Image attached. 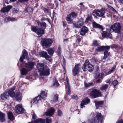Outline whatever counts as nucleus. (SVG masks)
<instances>
[{
  "instance_id": "9d476101",
  "label": "nucleus",
  "mask_w": 123,
  "mask_h": 123,
  "mask_svg": "<svg viewBox=\"0 0 123 123\" xmlns=\"http://www.w3.org/2000/svg\"><path fill=\"white\" fill-rule=\"evenodd\" d=\"M15 110L16 112L18 114L23 113L25 111V110L20 104H18L16 106Z\"/></svg>"
},
{
  "instance_id": "dca6fc26",
  "label": "nucleus",
  "mask_w": 123,
  "mask_h": 123,
  "mask_svg": "<svg viewBox=\"0 0 123 123\" xmlns=\"http://www.w3.org/2000/svg\"><path fill=\"white\" fill-rule=\"evenodd\" d=\"M110 48V46H101L98 47L96 49L97 52H101L105 50H109Z\"/></svg>"
},
{
  "instance_id": "e2e57ef3",
  "label": "nucleus",
  "mask_w": 123,
  "mask_h": 123,
  "mask_svg": "<svg viewBox=\"0 0 123 123\" xmlns=\"http://www.w3.org/2000/svg\"><path fill=\"white\" fill-rule=\"evenodd\" d=\"M122 120H120L118 121L116 123H122Z\"/></svg>"
},
{
  "instance_id": "72a5a7b5",
  "label": "nucleus",
  "mask_w": 123,
  "mask_h": 123,
  "mask_svg": "<svg viewBox=\"0 0 123 123\" xmlns=\"http://www.w3.org/2000/svg\"><path fill=\"white\" fill-rule=\"evenodd\" d=\"M108 85L106 84L102 85L101 87V90L103 91H105L108 88Z\"/></svg>"
},
{
  "instance_id": "5fc2aeb1",
  "label": "nucleus",
  "mask_w": 123,
  "mask_h": 123,
  "mask_svg": "<svg viewBox=\"0 0 123 123\" xmlns=\"http://www.w3.org/2000/svg\"><path fill=\"white\" fill-rule=\"evenodd\" d=\"M37 117V116L36 114H35L34 112L32 115V118L33 119H35Z\"/></svg>"
},
{
  "instance_id": "c9c22d12",
  "label": "nucleus",
  "mask_w": 123,
  "mask_h": 123,
  "mask_svg": "<svg viewBox=\"0 0 123 123\" xmlns=\"http://www.w3.org/2000/svg\"><path fill=\"white\" fill-rule=\"evenodd\" d=\"M72 18L71 15L69 14L68 15L66 18V20L68 22V23H69L72 21L73 19Z\"/></svg>"
},
{
  "instance_id": "a878e982",
  "label": "nucleus",
  "mask_w": 123,
  "mask_h": 123,
  "mask_svg": "<svg viewBox=\"0 0 123 123\" xmlns=\"http://www.w3.org/2000/svg\"><path fill=\"white\" fill-rule=\"evenodd\" d=\"M20 73L21 75H26L27 74L28 72L29 71L27 68H23L21 69L20 70Z\"/></svg>"
},
{
  "instance_id": "4be33fe9",
  "label": "nucleus",
  "mask_w": 123,
  "mask_h": 123,
  "mask_svg": "<svg viewBox=\"0 0 123 123\" xmlns=\"http://www.w3.org/2000/svg\"><path fill=\"white\" fill-rule=\"evenodd\" d=\"M67 83L66 84V93L69 94L70 92V87L69 83V79L68 77H66Z\"/></svg>"
},
{
  "instance_id": "3c124183",
  "label": "nucleus",
  "mask_w": 123,
  "mask_h": 123,
  "mask_svg": "<svg viewBox=\"0 0 123 123\" xmlns=\"http://www.w3.org/2000/svg\"><path fill=\"white\" fill-rule=\"evenodd\" d=\"M90 61L92 63H94L96 62V60L95 58H93L90 59Z\"/></svg>"
},
{
  "instance_id": "79ce46f5",
  "label": "nucleus",
  "mask_w": 123,
  "mask_h": 123,
  "mask_svg": "<svg viewBox=\"0 0 123 123\" xmlns=\"http://www.w3.org/2000/svg\"><path fill=\"white\" fill-rule=\"evenodd\" d=\"M92 17L91 16H88L86 19L85 21V22L86 23H88L90 21H91Z\"/></svg>"
},
{
  "instance_id": "de8ad7c7",
  "label": "nucleus",
  "mask_w": 123,
  "mask_h": 123,
  "mask_svg": "<svg viewBox=\"0 0 123 123\" xmlns=\"http://www.w3.org/2000/svg\"><path fill=\"white\" fill-rule=\"evenodd\" d=\"M57 113L58 115L59 116H61L62 115V111L59 109L57 110Z\"/></svg>"
},
{
  "instance_id": "6e6552de",
  "label": "nucleus",
  "mask_w": 123,
  "mask_h": 123,
  "mask_svg": "<svg viewBox=\"0 0 123 123\" xmlns=\"http://www.w3.org/2000/svg\"><path fill=\"white\" fill-rule=\"evenodd\" d=\"M106 29H103L100 31V32L102 34L103 37L108 38H111V34L110 33L109 30Z\"/></svg>"
},
{
  "instance_id": "bf43d9fd",
  "label": "nucleus",
  "mask_w": 123,
  "mask_h": 123,
  "mask_svg": "<svg viewBox=\"0 0 123 123\" xmlns=\"http://www.w3.org/2000/svg\"><path fill=\"white\" fill-rule=\"evenodd\" d=\"M28 0H19V1L20 2H23L27 1Z\"/></svg>"
},
{
  "instance_id": "8fccbe9b",
  "label": "nucleus",
  "mask_w": 123,
  "mask_h": 123,
  "mask_svg": "<svg viewBox=\"0 0 123 123\" xmlns=\"http://www.w3.org/2000/svg\"><path fill=\"white\" fill-rule=\"evenodd\" d=\"M57 51V54L58 55H59L60 54L61 52V48L60 46L58 48Z\"/></svg>"
},
{
  "instance_id": "864d4df0",
  "label": "nucleus",
  "mask_w": 123,
  "mask_h": 123,
  "mask_svg": "<svg viewBox=\"0 0 123 123\" xmlns=\"http://www.w3.org/2000/svg\"><path fill=\"white\" fill-rule=\"evenodd\" d=\"M12 12L13 13H17L18 12V11L17 9L14 8Z\"/></svg>"
},
{
  "instance_id": "7c9ffc66",
  "label": "nucleus",
  "mask_w": 123,
  "mask_h": 123,
  "mask_svg": "<svg viewBox=\"0 0 123 123\" xmlns=\"http://www.w3.org/2000/svg\"><path fill=\"white\" fill-rule=\"evenodd\" d=\"M5 114L0 111V121L1 122L5 121Z\"/></svg>"
},
{
  "instance_id": "774afa93",
  "label": "nucleus",
  "mask_w": 123,
  "mask_h": 123,
  "mask_svg": "<svg viewBox=\"0 0 123 123\" xmlns=\"http://www.w3.org/2000/svg\"><path fill=\"white\" fill-rule=\"evenodd\" d=\"M121 67L123 69V65H122L121 66Z\"/></svg>"
},
{
  "instance_id": "f704fd0d",
  "label": "nucleus",
  "mask_w": 123,
  "mask_h": 123,
  "mask_svg": "<svg viewBox=\"0 0 123 123\" xmlns=\"http://www.w3.org/2000/svg\"><path fill=\"white\" fill-rule=\"evenodd\" d=\"M80 35V34L76 35V42L78 43H79L80 42L82 38V37Z\"/></svg>"
},
{
  "instance_id": "5701e85b",
  "label": "nucleus",
  "mask_w": 123,
  "mask_h": 123,
  "mask_svg": "<svg viewBox=\"0 0 123 123\" xmlns=\"http://www.w3.org/2000/svg\"><path fill=\"white\" fill-rule=\"evenodd\" d=\"M88 31V28L85 26H83L81 29L80 31V34L81 36H84Z\"/></svg>"
},
{
  "instance_id": "ddd939ff",
  "label": "nucleus",
  "mask_w": 123,
  "mask_h": 123,
  "mask_svg": "<svg viewBox=\"0 0 123 123\" xmlns=\"http://www.w3.org/2000/svg\"><path fill=\"white\" fill-rule=\"evenodd\" d=\"M40 57H44L46 60L50 62L51 61V58L47 54V52L43 51H41L38 53Z\"/></svg>"
},
{
  "instance_id": "423d86ee",
  "label": "nucleus",
  "mask_w": 123,
  "mask_h": 123,
  "mask_svg": "<svg viewBox=\"0 0 123 123\" xmlns=\"http://www.w3.org/2000/svg\"><path fill=\"white\" fill-rule=\"evenodd\" d=\"M93 66L90 64L88 60H86L82 66V69L84 71H86L87 70L90 72H91L93 70Z\"/></svg>"
},
{
  "instance_id": "b1692460",
  "label": "nucleus",
  "mask_w": 123,
  "mask_h": 123,
  "mask_svg": "<svg viewBox=\"0 0 123 123\" xmlns=\"http://www.w3.org/2000/svg\"><path fill=\"white\" fill-rule=\"evenodd\" d=\"M27 53L26 50L24 49L23 51V54L22 56L20 57L19 60L22 63L23 62L26 56L27 55Z\"/></svg>"
},
{
  "instance_id": "338daca9",
  "label": "nucleus",
  "mask_w": 123,
  "mask_h": 123,
  "mask_svg": "<svg viewBox=\"0 0 123 123\" xmlns=\"http://www.w3.org/2000/svg\"><path fill=\"white\" fill-rule=\"evenodd\" d=\"M113 10H114L115 12H117V11L114 8L113 9Z\"/></svg>"
},
{
  "instance_id": "f3484780",
  "label": "nucleus",
  "mask_w": 123,
  "mask_h": 123,
  "mask_svg": "<svg viewBox=\"0 0 123 123\" xmlns=\"http://www.w3.org/2000/svg\"><path fill=\"white\" fill-rule=\"evenodd\" d=\"M95 77L96 78H99V79L97 80V83H99L100 82L101 79H102V75L100 74L99 71V68H97V69L95 71Z\"/></svg>"
},
{
  "instance_id": "603ef678",
  "label": "nucleus",
  "mask_w": 123,
  "mask_h": 123,
  "mask_svg": "<svg viewBox=\"0 0 123 123\" xmlns=\"http://www.w3.org/2000/svg\"><path fill=\"white\" fill-rule=\"evenodd\" d=\"M16 0H7L6 1H7V3L8 4L9 3L14 2Z\"/></svg>"
},
{
  "instance_id": "c03bdc74",
  "label": "nucleus",
  "mask_w": 123,
  "mask_h": 123,
  "mask_svg": "<svg viewBox=\"0 0 123 123\" xmlns=\"http://www.w3.org/2000/svg\"><path fill=\"white\" fill-rule=\"evenodd\" d=\"M118 83V81L117 80H114L112 82L113 84L114 85V88H115L116 86L117 85Z\"/></svg>"
},
{
  "instance_id": "49530a36",
  "label": "nucleus",
  "mask_w": 123,
  "mask_h": 123,
  "mask_svg": "<svg viewBox=\"0 0 123 123\" xmlns=\"http://www.w3.org/2000/svg\"><path fill=\"white\" fill-rule=\"evenodd\" d=\"M58 95L57 94H56L55 95L53 99V101L55 102H56L58 100Z\"/></svg>"
},
{
  "instance_id": "a211bd4d",
  "label": "nucleus",
  "mask_w": 123,
  "mask_h": 123,
  "mask_svg": "<svg viewBox=\"0 0 123 123\" xmlns=\"http://www.w3.org/2000/svg\"><path fill=\"white\" fill-rule=\"evenodd\" d=\"M55 111V110L53 108H50L44 112V114L46 116L50 117L54 114Z\"/></svg>"
},
{
  "instance_id": "f03ea898",
  "label": "nucleus",
  "mask_w": 123,
  "mask_h": 123,
  "mask_svg": "<svg viewBox=\"0 0 123 123\" xmlns=\"http://www.w3.org/2000/svg\"><path fill=\"white\" fill-rule=\"evenodd\" d=\"M94 113H92L91 117L93 118L90 119L91 123H102L103 119V117L101 113L98 112H96L94 116H93Z\"/></svg>"
},
{
  "instance_id": "6e6d98bb",
  "label": "nucleus",
  "mask_w": 123,
  "mask_h": 123,
  "mask_svg": "<svg viewBox=\"0 0 123 123\" xmlns=\"http://www.w3.org/2000/svg\"><path fill=\"white\" fill-rule=\"evenodd\" d=\"M120 5L123 4V0H117Z\"/></svg>"
},
{
  "instance_id": "69168bd1",
  "label": "nucleus",
  "mask_w": 123,
  "mask_h": 123,
  "mask_svg": "<svg viewBox=\"0 0 123 123\" xmlns=\"http://www.w3.org/2000/svg\"><path fill=\"white\" fill-rule=\"evenodd\" d=\"M35 121V120H34V121H33L31 122H29L28 123H34V122Z\"/></svg>"
},
{
  "instance_id": "a18cd8bd",
  "label": "nucleus",
  "mask_w": 123,
  "mask_h": 123,
  "mask_svg": "<svg viewBox=\"0 0 123 123\" xmlns=\"http://www.w3.org/2000/svg\"><path fill=\"white\" fill-rule=\"evenodd\" d=\"M99 45V44L97 42L96 40H94L93 42L92 45L95 46H98Z\"/></svg>"
},
{
  "instance_id": "4d7b16f0",
  "label": "nucleus",
  "mask_w": 123,
  "mask_h": 123,
  "mask_svg": "<svg viewBox=\"0 0 123 123\" xmlns=\"http://www.w3.org/2000/svg\"><path fill=\"white\" fill-rule=\"evenodd\" d=\"M44 11L46 13H49V9L46 8L44 9Z\"/></svg>"
},
{
  "instance_id": "4c0bfd02",
  "label": "nucleus",
  "mask_w": 123,
  "mask_h": 123,
  "mask_svg": "<svg viewBox=\"0 0 123 123\" xmlns=\"http://www.w3.org/2000/svg\"><path fill=\"white\" fill-rule=\"evenodd\" d=\"M116 65L112 67V68H111V70L110 71H109L106 74V75H108L109 74H111L112 72H113L114 69L116 68Z\"/></svg>"
},
{
  "instance_id": "052dcab7",
  "label": "nucleus",
  "mask_w": 123,
  "mask_h": 123,
  "mask_svg": "<svg viewBox=\"0 0 123 123\" xmlns=\"http://www.w3.org/2000/svg\"><path fill=\"white\" fill-rule=\"evenodd\" d=\"M46 20V18H42L41 19V21H45Z\"/></svg>"
},
{
  "instance_id": "4468645a",
  "label": "nucleus",
  "mask_w": 123,
  "mask_h": 123,
  "mask_svg": "<svg viewBox=\"0 0 123 123\" xmlns=\"http://www.w3.org/2000/svg\"><path fill=\"white\" fill-rule=\"evenodd\" d=\"M35 64V63L34 62H29L25 63V66L29 71H30L34 68Z\"/></svg>"
},
{
  "instance_id": "2f4dec72",
  "label": "nucleus",
  "mask_w": 123,
  "mask_h": 123,
  "mask_svg": "<svg viewBox=\"0 0 123 123\" xmlns=\"http://www.w3.org/2000/svg\"><path fill=\"white\" fill-rule=\"evenodd\" d=\"M8 118L11 120L12 121L14 119V117L12 113L11 112H9L8 113Z\"/></svg>"
},
{
  "instance_id": "39448f33",
  "label": "nucleus",
  "mask_w": 123,
  "mask_h": 123,
  "mask_svg": "<svg viewBox=\"0 0 123 123\" xmlns=\"http://www.w3.org/2000/svg\"><path fill=\"white\" fill-rule=\"evenodd\" d=\"M38 70L40 72V76H48L49 74V68L45 69L44 65L43 64H40Z\"/></svg>"
},
{
  "instance_id": "9b49d317",
  "label": "nucleus",
  "mask_w": 123,
  "mask_h": 123,
  "mask_svg": "<svg viewBox=\"0 0 123 123\" xmlns=\"http://www.w3.org/2000/svg\"><path fill=\"white\" fill-rule=\"evenodd\" d=\"M93 15L94 16H96L99 17H101L104 15L105 13V11L103 9L95 10L93 12Z\"/></svg>"
},
{
  "instance_id": "37998d69",
  "label": "nucleus",
  "mask_w": 123,
  "mask_h": 123,
  "mask_svg": "<svg viewBox=\"0 0 123 123\" xmlns=\"http://www.w3.org/2000/svg\"><path fill=\"white\" fill-rule=\"evenodd\" d=\"M26 10L29 13L33 11L32 8L30 7H27L26 8Z\"/></svg>"
},
{
  "instance_id": "680f3d73",
  "label": "nucleus",
  "mask_w": 123,
  "mask_h": 123,
  "mask_svg": "<svg viewBox=\"0 0 123 123\" xmlns=\"http://www.w3.org/2000/svg\"><path fill=\"white\" fill-rule=\"evenodd\" d=\"M76 97V96L75 95H74L73 96H71V97L72 98H75Z\"/></svg>"
},
{
  "instance_id": "473e14b6",
  "label": "nucleus",
  "mask_w": 123,
  "mask_h": 123,
  "mask_svg": "<svg viewBox=\"0 0 123 123\" xmlns=\"http://www.w3.org/2000/svg\"><path fill=\"white\" fill-rule=\"evenodd\" d=\"M21 94L19 92L17 93L16 95V99L17 100L20 101L22 99Z\"/></svg>"
},
{
  "instance_id": "0eeeda50",
  "label": "nucleus",
  "mask_w": 123,
  "mask_h": 123,
  "mask_svg": "<svg viewBox=\"0 0 123 123\" xmlns=\"http://www.w3.org/2000/svg\"><path fill=\"white\" fill-rule=\"evenodd\" d=\"M52 42V40L51 39L44 38L41 41V44L43 46L47 48L50 46Z\"/></svg>"
},
{
  "instance_id": "0e129e2a",
  "label": "nucleus",
  "mask_w": 123,
  "mask_h": 123,
  "mask_svg": "<svg viewBox=\"0 0 123 123\" xmlns=\"http://www.w3.org/2000/svg\"><path fill=\"white\" fill-rule=\"evenodd\" d=\"M63 26L64 27H65V26H66V24L64 22V21H63Z\"/></svg>"
},
{
  "instance_id": "412c9836",
  "label": "nucleus",
  "mask_w": 123,
  "mask_h": 123,
  "mask_svg": "<svg viewBox=\"0 0 123 123\" xmlns=\"http://www.w3.org/2000/svg\"><path fill=\"white\" fill-rule=\"evenodd\" d=\"M90 102V100L87 98H86L83 100L80 104V108H83L85 107L84 105L89 104Z\"/></svg>"
},
{
  "instance_id": "aec40b11",
  "label": "nucleus",
  "mask_w": 123,
  "mask_h": 123,
  "mask_svg": "<svg viewBox=\"0 0 123 123\" xmlns=\"http://www.w3.org/2000/svg\"><path fill=\"white\" fill-rule=\"evenodd\" d=\"M83 19L82 18L78 20L77 22L73 24L75 28H79L83 25Z\"/></svg>"
},
{
  "instance_id": "ea45409f",
  "label": "nucleus",
  "mask_w": 123,
  "mask_h": 123,
  "mask_svg": "<svg viewBox=\"0 0 123 123\" xmlns=\"http://www.w3.org/2000/svg\"><path fill=\"white\" fill-rule=\"evenodd\" d=\"M47 51L48 53L51 55H53L54 52V50L51 48L48 49Z\"/></svg>"
},
{
  "instance_id": "13d9d810",
  "label": "nucleus",
  "mask_w": 123,
  "mask_h": 123,
  "mask_svg": "<svg viewBox=\"0 0 123 123\" xmlns=\"http://www.w3.org/2000/svg\"><path fill=\"white\" fill-rule=\"evenodd\" d=\"M106 83L110 84L111 83L110 80L108 79L106 81Z\"/></svg>"
},
{
  "instance_id": "cd10ccee",
  "label": "nucleus",
  "mask_w": 123,
  "mask_h": 123,
  "mask_svg": "<svg viewBox=\"0 0 123 123\" xmlns=\"http://www.w3.org/2000/svg\"><path fill=\"white\" fill-rule=\"evenodd\" d=\"M17 20V19L15 18L12 17H8L5 18L4 19L5 22L6 23L7 22V21H14Z\"/></svg>"
},
{
  "instance_id": "a19ab883",
  "label": "nucleus",
  "mask_w": 123,
  "mask_h": 123,
  "mask_svg": "<svg viewBox=\"0 0 123 123\" xmlns=\"http://www.w3.org/2000/svg\"><path fill=\"white\" fill-rule=\"evenodd\" d=\"M53 82V86L54 87H57L59 86V84L57 80H55Z\"/></svg>"
},
{
  "instance_id": "e433bc0d",
  "label": "nucleus",
  "mask_w": 123,
  "mask_h": 123,
  "mask_svg": "<svg viewBox=\"0 0 123 123\" xmlns=\"http://www.w3.org/2000/svg\"><path fill=\"white\" fill-rule=\"evenodd\" d=\"M45 120V123H51L52 121V119L50 117H46Z\"/></svg>"
},
{
  "instance_id": "c756f323",
  "label": "nucleus",
  "mask_w": 123,
  "mask_h": 123,
  "mask_svg": "<svg viewBox=\"0 0 123 123\" xmlns=\"http://www.w3.org/2000/svg\"><path fill=\"white\" fill-rule=\"evenodd\" d=\"M92 25L93 27L94 28H98L100 29L102 28V26L97 24L95 21L93 22L92 23Z\"/></svg>"
},
{
  "instance_id": "1a4fd4ad",
  "label": "nucleus",
  "mask_w": 123,
  "mask_h": 123,
  "mask_svg": "<svg viewBox=\"0 0 123 123\" xmlns=\"http://www.w3.org/2000/svg\"><path fill=\"white\" fill-rule=\"evenodd\" d=\"M101 96V92L99 90L94 89L91 92L90 94V97L93 98Z\"/></svg>"
},
{
  "instance_id": "2eb2a0df",
  "label": "nucleus",
  "mask_w": 123,
  "mask_h": 123,
  "mask_svg": "<svg viewBox=\"0 0 123 123\" xmlns=\"http://www.w3.org/2000/svg\"><path fill=\"white\" fill-rule=\"evenodd\" d=\"M80 64L76 65L72 70L73 74L74 76H75L79 72L80 69Z\"/></svg>"
},
{
  "instance_id": "7ed1b4c3",
  "label": "nucleus",
  "mask_w": 123,
  "mask_h": 123,
  "mask_svg": "<svg viewBox=\"0 0 123 123\" xmlns=\"http://www.w3.org/2000/svg\"><path fill=\"white\" fill-rule=\"evenodd\" d=\"M15 89V86H13L6 92L3 93L1 95V98L3 100L6 99L8 96L7 94L10 97H14L15 96V94L13 91Z\"/></svg>"
},
{
  "instance_id": "58836bf2",
  "label": "nucleus",
  "mask_w": 123,
  "mask_h": 123,
  "mask_svg": "<svg viewBox=\"0 0 123 123\" xmlns=\"http://www.w3.org/2000/svg\"><path fill=\"white\" fill-rule=\"evenodd\" d=\"M69 14L71 15V17L72 18H76L77 16V14L74 12H71Z\"/></svg>"
},
{
  "instance_id": "6ab92c4d",
  "label": "nucleus",
  "mask_w": 123,
  "mask_h": 123,
  "mask_svg": "<svg viewBox=\"0 0 123 123\" xmlns=\"http://www.w3.org/2000/svg\"><path fill=\"white\" fill-rule=\"evenodd\" d=\"M108 50H105L104 52V56L102 59V61L104 62L107 61L108 60V58L110 56V53L108 52Z\"/></svg>"
},
{
  "instance_id": "bb28decb",
  "label": "nucleus",
  "mask_w": 123,
  "mask_h": 123,
  "mask_svg": "<svg viewBox=\"0 0 123 123\" xmlns=\"http://www.w3.org/2000/svg\"><path fill=\"white\" fill-rule=\"evenodd\" d=\"M12 7V6H8L6 7H4L2 8L1 10V11L3 12H8Z\"/></svg>"
},
{
  "instance_id": "20e7f679",
  "label": "nucleus",
  "mask_w": 123,
  "mask_h": 123,
  "mask_svg": "<svg viewBox=\"0 0 123 123\" xmlns=\"http://www.w3.org/2000/svg\"><path fill=\"white\" fill-rule=\"evenodd\" d=\"M47 94L44 91L42 92L40 94L33 100L32 102L37 104L38 103H42V102L45 100V98L46 97Z\"/></svg>"
},
{
  "instance_id": "393cba45",
  "label": "nucleus",
  "mask_w": 123,
  "mask_h": 123,
  "mask_svg": "<svg viewBox=\"0 0 123 123\" xmlns=\"http://www.w3.org/2000/svg\"><path fill=\"white\" fill-rule=\"evenodd\" d=\"M94 102L95 103L96 109H97L99 107H101L104 104V102L103 101H94Z\"/></svg>"
},
{
  "instance_id": "c85d7f7f",
  "label": "nucleus",
  "mask_w": 123,
  "mask_h": 123,
  "mask_svg": "<svg viewBox=\"0 0 123 123\" xmlns=\"http://www.w3.org/2000/svg\"><path fill=\"white\" fill-rule=\"evenodd\" d=\"M35 123H45V119L38 118L36 119L34 122Z\"/></svg>"
},
{
  "instance_id": "09e8293b",
  "label": "nucleus",
  "mask_w": 123,
  "mask_h": 123,
  "mask_svg": "<svg viewBox=\"0 0 123 123\" xmlns=\"http://www.w3.org/2000/svg\"><path fill=\"white\" fill-rule=\"evenodd\" d=\"M92 83H85V85L86 87H87L92 85Z\"/></svg>"
},
{
  "instance_id": "f257e3e1",
  "label": "nucleus",
  "mask_w": 123,
  "mask_h": 123,
  "mask_svg": "<svg viewBox=\"0 0 123 123\" xmlns=\"http://www.w3.org/2000/svg\"><path fill=\"white\" fill-rule=\"evenodd\" d=\"M37 23L40 28H39L35 26H31V29L32 31L35 32L38 35V37H40L44 33V30L46 28V24L45 22L40 21H37Z\"/></svg>"
},
{
  "instance_id": "f8f14e48",
  "label": "nucleus",
  "mask_w": 123,
  "mask_h": 123,
  "mask_svg": "<svg viewBox=\"0 0 123 123\" xmlns=\"http://www.w3.org/2000/svg\"><path fill=\"white\" fill-rule=\"evenodd\" d=\"M110 29L114 32H119L121 29L120 24L119 23H116L112 25Z\"/></svg>"
}]
</instances>
